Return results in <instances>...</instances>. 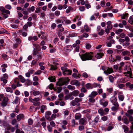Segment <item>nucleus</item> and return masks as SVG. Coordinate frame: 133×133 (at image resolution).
Wrapping results in <instances>:
<instances>
[{
    "label": "nucleus",
    "instance_id": "1",
    "mask_svg": "<svg viewBox=\"0 0 133 133\" xmlns=\"http://www.w3.org/2000/svg\"><path fill=\"white\" fill-rule=\"evenodd\" d=\"M94 55L92 52H87L80 55L81 59L83 61L91 60L93 57Z\"/></svg>",
    "mask_w": 133,
    "mask_h": 133
},
{
    "label": "nucleus",
    "instance_id": "2",
    "mask_svg": "<svg viewBox=\"0 0 133 133\" xmlns=\"http://www.w3.org/2000/svg\"><path fill=\"white\" fill-rule=\"evenodd\" d=\"M69 81L70 79L68 77L62 78L58 79V81L57 82V84L59 86H62L67 84Z\"/></svg>",
    "mask_w": 133,
    "mask_h": 133
},
{
    "label": "nucleus",
    "instance_id": "3",
    "mask_svg": "<svg viewBox=\"0 0 133 133\" xmlns=\"http://www.w3.org/2000/svg\"><path fill=\"white\" fill-rule=\"evenodd\" d=\"M0 10L2 12L1 14L0 13V15H3L4 19H5L8 17V14H10V12L9 10L5 9L3 7H1L0 8Z\"/></svg>",
    "mask_w": 133,
    "mask_h": 133
},
{
    "label": "nucleus",
    "instance_id": "4",
    "mask_svg": "<svg viewBox=\"0 0 133 133\" xmlns=\"http://www.w3.org/2000/svg\"><path fill=\"white\" fill-rule=\"evenodd\" d=\"M128 67L129 69V71H128L127 72H124L123 74L125 75V76L127 77H129L130 78H132L133 77L132 76V72L131 71V69L130 67V66H128L127 65H125L124 66V71L127 70Z\"/></svg>",
    "mask_w": 133,
    "mask_h": 133
},
{
    "label": "nucleus",
    "instance_id": "5",
    "mask_svg": "<svg viewBox=\"0 0 133 133\" xmlns=\"http://www.w3.org/2000/svg\"><path fill=\"white\" fill-rule=\"evenodd\" d=\"M42 52H38L37 50L34 51L33 55L36 58L37 61L39 59H41L42 58Z\"/></svg>",
    "mask_w": 133,
    "mask_h": 133
},
{
    "label": "nucleus",
    "instance_id": "6",
    "mask_svg": "<svg viewBox=\"0 0 133 133\" xmlns=\"http://www.w3.org/2000/svg\"><path fill=\"white\" fill-rule=\"evenodd\" d=\"M82 101V99L78 97L76 98L74 100L72 101L71 104L72 106H74L76 105L77 103L81 102Z\"/></svg>",
    "mask_w": 133,
    "mask_h": 133
},
{
    "label": "nucleus",
    "instance_id": "7",
    "mask_svg": "<svg viewBox=\"0 0 133 133\" xmlns=\"http://www.w3.org/2000/svg\"><path fill=\"white\" fill-rule=\"evenodd\" d=\"M113 72V70L112 68H109V67H108L106 70L104 71V72L106 75H108Z\"/></svg>",
    "mask_w": 133,
    "mask_h": 133
},
{
    "label": "nucleus",
    "instance_id": "8",
    "mask_svg": "<svg viewBox=\"0 0 133 133\" xmlns=\"http://www.w3.org/2000/svg\"><path fill=\"white\" fill-rule=\"evenodd\" d=\"M110 100L113 104H116V103L118 104L117 102V97L112 96L110 98Z\"/></svg>",
    "mask_w": 133,
    "mask_h": 133
},
{
    "label": "nucleus",
    "instance_id": "9",
    "mask_svg": "<svg viewBox=\"0 0 133 133\" xmlns=\"http://www.w3.org/2000/svg\"><path fill=\"white\" fill-rule=\"evenodd\" d=\"M79 124L85 125L87 123L86 119L85 118H81L79 121Z\"/></svg>",
    "mask_w": 133,
    "mask_h": 133
},
{
    "label": "nucleus",
    "instance_id": "10",
    "mask_svg": "<svg viewBox=\"0 0 133 133\" xmlns=\"http://www.w3.org/2000/svg\"><path fill=\"white\" fill-rule=\"evenodd\" d=\"M72 72L71 70L67 69L64 71H63V74L64 75H70Z\"/></svg>",
    "mask_w": 133,
    "mask_h": 133
},
{
    "label": "nucleus",
    "instance_id": "11",
    "mask_svg": "<svg viewBox=\"0 0 133 133\" xmlns=\"http://www.w3.org/2000/svg\"><path fill=\"white\" fill-rule=\"evenodd\" d=\"M113 104L114 106L112 107L111 109L112 111H117L119 108V105L118 104Z\"/></svg>",
    "mask_w": 133,
    "mask_h": 133
},
{
    "label": "nucleus",
    "instance_id": "12",
    "mask_svg": "<svg viewBox=\"0 0 133 133\" xmlns=\"http://www.w3.org/2000/svg\"><path fill=\"white\" fill-rule=\"evenodd\" d=\"M122 120L123 122L125 124H128L129 122V121L126 116H124L122 119Z\"/></svg>",
    "mask_w": 133,
    "mask_h": 133
},
{
    "label": "nucleus",
    "instance_id": "13",
    "mask_svg": "<svg viewBox=\"0 0 133 133\" xmlns=\"http://www.w3.org/2000/svg\"><path fill=\"white\" fill-rule=\"evenodd\" d=\"M19 33L21 34L22 35L23 37H26L28 35L27 33L25 32L23 29L19 30Z\"/></svg>",
    "mask_w": 133,
    "mask_h": 133
},
{
    "label": "nucleus",
    "instance_id": "14",
    "mask_svg": "<svg viewBox=\"0 0 133 133\" xmlns=\"http://www.w3.org/2000/svg\"><path fill=\"white\" fill-rule=\"evenodd\" d=\"M30 93L31 94H32L34 96L38 95L40 94V92L38 91H35L33 90L32 91H31Z\"/></svg>",
    "mask_w": 133,
    "mask_h": 133
},
{
    "label": "nucleus",
    "instance_id": "15",
    "mask_svg": "<svg viewBox=\"0 0 133 133\" xmlns=\"http://www.w3.org/2000/svg\"><path fill=\"white\" fill-rule=\"evenodd\" d=\"M39 97L35 98L34 99H32V98L31 96L29 97V101L32 103L34 101H39Z\"/></svg>",
    "mask_w": 133,
    "mask_h": 133
},
{
    "label": "nucleus",
    "instance_id": "16",
    "mask_svg": "<svg viewBox=\"0 0 133 133\" xmlns=\"http://www.w3.org/2000/svg\"><path fill=\"white\" fill-rule=\"evenodd\" d=\"M125 115L128 118L129 121L133 122V117L132 116L127 113H125Z\"/></svg>",
    "mask_w": 133,
    "mask_h": 133
},
{
    "label": "nucleus",
    "instance_id": "17",
    "mask_svg": "<svg viewBox=\"0 0 133 133\" xmlns=\"http://www.w3.org/2000/svg\"><path fill=\"white\" fill-rule=\"evenodd\" d=\"M122 54L123 56H125L126 55L129 56L130 55V53L129 51L125 50L122 52Z\"/></svg>",
    "mask_w": 133,
    "mask_h": 133
},
{
    "label": "nucleus",
    "instance_id": "18",
    "mask_svg": "<svg viewBox=\"0 0 133 133\" xmlns=\"http://www.w3.org/2000/svg\"><path fill=\"white\" fill-rule=\"evenodd\" d=\"M32 83V82L29 79L26 80L25 83V85L28 86L31 85Z\"/></svg>",
    "mask_w": 133,
    "mask_h": 133
},
{
    "label": "nucleus",
    "instance_id": "19",
    "mask_svg": "<svg viewBox=\"0 0 133 133\" xmlns=\"http://www.w3.org/2000/svg\"><path fill=\"white\" fill-rule=\"evenodd\" d=\"M104 55V54L103 53H97L95 57L98 59H99L102 57V56Z\"/></svg>",
    "mask_w": 133,
    "mask_h": 133
},
{
    "label": "nucleus",
    "instance_id": "20",
    "mask_svg": "<svg viewBox=\"0 0 133 133\" xmlns=\"http://www.w3.org/2000/svg\"><path fill=\"white\" fill-rule=\"evenodd\" d=\"M81 116L82 115L80 113H76L75 115V118L76 119L78 120L80 119Z\"/></svg>",
    "mask_w": 133,
    "mask_h": 133
},
{
    "label": "nucleus",
    "instance_id": "21",
    "mask_svg": "<svg viewBox=\"0 0 133 133\" xmlns=\"http://www.w3.org/2000/svg\"><path fill=\"white\" fill-rule=\"evenodd\" d=\"M85 86L88 89H93L92 84L88 83L85 85Z\"/></svg>",
    "mask_w": 133,
    "mask_h": 133
},
{
    "label": "nucleus",
    "instance_id": "22",
    "mask_svg": "<svg viewBox=\"0 0 133 133\" xmlns=\"http://www.w3.org/2000/svg\"><path fill=\"white\" fill-rule=\"evenodd\" d=\"M79 92V91L76 90L72 92V94H73V96L76 97L78 95Z\"/></svg>",
    "mask_w": 133,
    "mask_h": 133
},
{
    "label": "nucleus",
    "instance_id": "23",
    "mask_svg": "<svg viewBox=\"0 0 133 133\" xmlns=\"http://www.w3.org/2000/svg\"><path fill=\"white\" fill-rule=\"evenodd\" d=\"M98 94V93L96 91H92L91 94L89 96V97H94Z\"/></svg>",
    "mask_w": 133,
    "mask_h": 133
},
{
    "label": "nucleus",
    "instance_id": "24",
    "mask_svg": "<svg viewBox=\"0 0 133 133\" xmlns=\"http://www.w3.org/2000/svg\"><path fill=\"white\" fill-rule=\"evenodd\" d=\"M18 78L20 79V81L22 83H24L25 82L26 79L22 75H19L18 76Z\"/></svg>",
    "mask_w": 133,
    "mask_h": 133
},
{
    "label": "nucleus",
    "instance_id": "25",
    "mask_svg": "<svg viewBox=\"0 0 133 133\" xmlns=\"http://www.w3.org/2000/svg\"><path fill=\"white\" fill-rule=\"evenodd\" d=\"M92 86L93 88H95L97 87H98L99 88H101V85L100 84L94 83L92 84Z\"/></svg>",
    "mask_w": 133,
    "mask_h": 133
},
{
    "label": "nucleus",
    "instance_id": "26",
    "mask_svg": "<svg viewBox=\"0 0 133 133\" xmlns=\"http://www.w3.org/2000/svg\"><path fill=\"white\" fill-rule=\"evenodd\" d=\"M120 94H121V92H119L118 94V98L120 101H122L124 99V96Z\"/></svg>",
    "mask_w": 133,
    "mask_h": 133
},
{
    "label": "nucleus",
    "instance_id": "27",
    "mask_svg": "<svg viewBox=\"0 0 133 133\" xmlns=\"http://www.w3.org/2000/svg\"><path fill=\"white\" fill-rule=\"evenodd\" d=\"M24 115L23 114H20L19 115H18L17 116V119L18 121H20L22 118L24 117Z\"/></svg>",
    "mask_w": 133,
    "mask_h": 133
},
{
    "label": "nucleus",
    "instance_id": "28",
    "mask_svg": "<svg viewBox=\"0 0 133 133\" xmlns=\"http://www.w3.org/2000/svg\"><path fill=\"white\" fill-rule=\"evenodd\" d=\"M122 128L124 129V131L125 132L127 133L128 131V127L125 125H122Z\"/></svg>",
    "mask_w": 133,
    "mask_h": 133
},
{
    "label": "nucleus",
    "instance_id": "29",
    "mask_svg": "<svg viewBox=\"0 0 133 133\" xmlns=\"http://www.w3.org/2000/svg\"><path fill=\"white\" fill-rule=\"evenodd\" d=\"M48 79L51 82H55L56 81V79L55 76H51L48 77Z\"/></svg>",
    "mask_w": 133,
    "mask_h": 133
},
{
    "label": "nucleus",
    "instance_id": "30",
    "mask_svg": "<svg viewBox=\"0 0 133 133\" xmlns=\"http://www.w3.org/2000/svg\"><path fill=\"white\" fill-rule=\"evenodd\" d=\"M71 83L72 85H78L79 84V82L77 80H74L71 81Z\"/></svg>",
    "mask_w": 133,
    "mask_h": 133
},
{
    "label": "nucleus",
    "instance_id": "31",
    "mask_svg": "<svg viewBox=\"0 0 133 133\" xmlns=\"http://www.w3.org/2000/svg\"><path fill=\"white\" fill-rule=\"evenodd\" d=\"M98 112L101 116H103L105 115L103 110L102 109H99Z\"/></svg>",
    "mask_w": 133,
    "mask_h": 133
},
{
    "label": "nucleus",
    "instance_id": "32",
    "mask_svg": "<svg viewBox=\"0 0 133 133\" xmlns=\"http://www.w3.org/2000/svg\"><path fill=\"white\" fill-rule=\"evenodd\" d=\"M128 22L129 23L132 25H133V15L130 17Z\"/></svg>",
    "mask_w": 133,
    "mask_h": 133
},
{
    "label": "nucleus",
    "instance_id": "33",
    "mask_svg": "<svg viewBox=\"0 0 133 133\" xmlns=\"http://www.w3.org/2000/svg\"><path fill=\"white\" fill-rule=\"evenodd\" d=\"M123 31V30L122 29H119L116 30L115 31V33L116 34L118 35L120 34Z\"/></svg>",
    "mask_w": 133,
    "mask_h": 133
},
{
    "label": "nucleus",
    "instance_id": "34",
    "mask_svg": "<svg viewBox=\"0 0 133 133\" xmlns=\"http://www.w3.org/2000/svg\"><path fill=\"white\" fill-rule=\"evenodd\" d=\"M128 13H125V14L121 15V18L123 19H124L125 18H127L128 17Z\"/></svg>",
    "mask_w": 133,
    "mask_h": 133
},
{
    "label": "nucleus",
    "instance_id": "35",
    "mask_svg": "<svg viewBox=\"0 0 133 133\" xmlns=\"http://www.w3.org/2000/svg\"><path fill=\"white\" fill-rule=\"evenodd\" d=\"M46 106L44 105H43L41 107V111L42 113H43L44 112V110H46Z\"/></svg>",
    "mask_w": 133,
    "mask_h": 133
},
{
    "label": "nucleus",
    "instance_id": "36",
    "mask_svg": "<svg viewBox=\"0 0 133 133\" xmlns=\"http://www.w3.org/2000/svg\"><path fill=\"white\" fill-rule=\"evenodd\" d=\"M109 79L110 82L111 83H113L114 81V78L113 77L112 75L109 76Z\"/></svg>",
    "mask_w": 133,
    "mask_h": 133
},
{
    "label": "nucleus",
    "instance_id": "37",
    "mask_svg": "<svg viewBox=\"0 0 133 133\" xmlns=\"http://www.w3.org/2000/svg\"><path fill=\"white\" fill-rule=\"evenodd\" d=\"M47 129L49 132H52V128L50 125H48L47 126Z\"/></svg>",
    "mask_w": 133,
    "mask_h": 133
},
{
    "label": "nucleus",
    "instance_id": "38",
    "mask_svg": "<svg viewBox=\"0 0 133 133\" xmlns=\"http://www.w3.org/2000/svg\"><path fill=\"white\" fill-rule=\"evenodd\" d=\"M39 101H34L32 103H33V105L35 106H39L40 104V103L39 102Z\"/></svg>",
    "mask_w": 133,
    "mask_h": 133
},
{
    "label": "nucleus",
    "instance_id": "39",
    "mask_svg": "<svg viewBox=\"0 0 133 133\" xmlns=\"http://www.w3.org/2000/svg\"><path fill=\"white\" fill-rule=\"evenodd\" d=\"M71 123H72V126L73 127H75V125H78L77 123H75V121L74 119H72L71 121Z\"/></svg>",
    "mask_w": 133,
    "mask_h": 133
},
{
    "label": "nucleus",
    "instance_id": "40",
    "mask_svg": "<svg viewBox=\"0 0 133 133\" xmlns=\"http://www.w3.org/2000/svg\"><path fill=\"white\" fill-rule=\"evenodd\" d=\"M28 123L29 125H31L33 123V120L31 118H29L28 120Z\"/></svg>",
    "mask_w": 133,
    "mask_h": 133
},
{
    "label": "nucleus",
    "instance_id": "41",
    "mask_svg": "<svg viewBox=\"0 0 133 133\" xmlns=\"http://www.w3.org/2000/svg\"><path fill=\"white\" fill-rule=\"evenodd\" d=\"M121 59V57L119 55H117L116 56V59H114V61H116L117 60L119 61H120Z\"/></svg>",
    "mask_w": 133,
    "mask_h": 133
},
{
    "label": "nucleus",
    "instance_id": "42",
    "mask_svg": "<svg viewBox=\"0 0 133 133\" xmlns=\"http://www.w3.org/2000/svg\"><path fill=\"white\" fill-rule=\"evenodd\" d=\"M6 90L7 92H9L10 93H12L13 92L12 90L10 87H6Z\"/></svg>",
    "mask_w": 133,
    "mask_h": 133
},
{
    "label": "nucleus",
    "instance_id": "43",
    "mask_svg": "<svg viewBox=\"0 0 133 133\" xmlns=\"http://www.w3.org/2000/svg\"><path fill=\"white\" fill-rule=\"evenodd\" d=\"M84 28L85 31L87 32H88L89 31L90 29L87 25H85Z\"/></svg>",
    "mask_w": 133,
    "mask_h": 133
},
{
    "label": "nucleus",
    "instance_id": "44",
    "mask_svg": "<svg viewBox=\"0 0 133 133\" xmlns=\"http://www.w3.org/2000/svg\"><path fill=\"white\" fill-rule=\"evenodd\" d=\"M68 88L69 90H74L75 89V88L74 86H73L70 85H69L68 86Z\"/></svg>",
    "mask_w": 133,
    "mask_h": 133
},
{
    "label": "nucleus",
    "instance_id": "45",
    "mask_svg": "<svg viewBox=\"0 0 133 133\" xmlns=\"http://www.w3.org/2000/svg\"><path fill=\"white\" fill-rule=\"evenodd\" d=\"M51 66L50 68V70H55L57 69V68L55 66H54L52 65H50Z\"/></svg>",
    "mask_w": 133,
    "mask_h": 133
},
{
    "label": "nucleus",
    "instance_id": "46",
    "mask_svg": "<svg viewBox=\"0 0 133 133\" xmlns=\"http://www.w3.org/2000/svg\"><path fill=\"white\" fill-rule=\"evenodd\" d=\"M1 81H3V83L5 84L8 81L7 80V79L4 78H1Z\"/></svg>",
    "mask_w": 133,
    "mask_h": 133
},
{
    "label": "nucleus",
    "instance_id": "47",
    "mask_svg": "<svg viewBox=\"0 0 133 133\" xmlns=\"http://www.w3.org/2000/svg\"><path fill=\"white\" fill-rule=\"evenodd\" d=\"M90 97L89 101L90 102L94 103L95 102V100L93 98V97Z\"/></svg>",
    "mask_w": 133,
    "mask_h": 133
},
{
    "label": "nucleus",
    "instance_id": "48",
    "mask_svg": "<svg viewBox=\"0 0 133 133\" xmlns=\"http://www.w3.org/2000/svg\"><path fill=\"white\" fill-rule=\"evenodd\" d=\"M104 33V30L103 29H101L100 31L98 32V34L100 36H102L103 35Z\"/></svg>",
    "mask_w": 133,
    "mask_h": 133
},
{
    "label": "nucleus",
    "instance_id": "49",
    "mask_svg": "<svg viewBox=\"0 0 133 133\" xmlns=\"http://www.w3.org/2000/svg\"><path fill=\"white\" fill-rule=\"evenodd\" d=\"M105 3L104 0H103V1H101L100 4L101 6L104 7L105 6Z\"/></svg>",
    "mask_w": 133,
    "mask_h": 133
},
{
    "label": "nucleus",
    "instance_id": "50",
    "mask_svg": "<svg viewBox=\"0 0 133 133\" xmlns=\"http://www.w3.org/2000/svg\"><path fill=\"white\" fill-rule=\"evenodd\" d=\"M99 116L98 115L95 118L94 121V122L96 123H97L99 119Z\"/></svg>",
    "mask_w": 133,
    "mask_h": 133
},
{
    "label": "nucleus",
    "instance_id": "51",
    "mask_svg": "<svg viewBox=\"0 0 133 133\" xmlns=\"http://www.w3.org/2000/svg\"><path fill=\"white\" fill-rule=\"evenodd\" d=\"M72 76L74 78L75 77H79L80 76V75L79 74H78V75H77V74L75 73H73L72 75Z\"/></svg>",
    "mask_w": 133,
    "mask_h": 133
},
{
    "label": "nucleus",
    "instance_id": "52",
    "mask_svg": "<svg viewBox=\"0 0 133 133\" xmlns=\"http://www.w3.org/2000/svg\"><path fill=\"white\" fill-rule=\"evenodd\" d=\"M112 6L106 8L104 9V11L105 12H107V11H110L112 9Z\"/></svg>",
    "mask_w": 133,
    "mask_h": 133
},
{
    "label": "nucleus",
    "instance_id": "53",
    "mask_svg": "<svg viewBox=\"0 0 133 133\" xmlns=\"http://www.w3.org/2000/svg\"><path fill=\"white\" fill-rule=\"evenodd\" d=\"M81 91L84 93H85L87 92V90L84 87H82L81 90Z\"/></svg>",
    "mask_w": 133,
    "mask_h": 133
},
{
    "label": "nucleus",
    "instance_id": "54",
    "mask_svg": "<svg viewBox=\"0 0 133 133\" xmlns=\"http://www.w3.org/2000/svg\"><path fill=\"white\" fill-rule=\"evenodd\" d=\"M9 100L8 98L7 97H4L3 101L4 102H5L6 103H8Z\"/></svg>",
    "mask_w": 133,
    "mask_h": 133
},
{
    "label": "nucleus",
    "instance_id": "55",
    "mask_svg": "<svg viewBox=\"0 0 133 133\" xmlns=\"http://www.w3.org/2000/svg\"><path fill=\"white\" fill-rule=\"evenodd\" d=\"M28 28V26L26 24H25L23 26V29L26 32L28 31L27 29Z\"/></svg>",
    "mask_w": 133,
    "mask_h": 133
},
{
    "label": "nucleus",
    "instance_id": "56",
    "mask_svg": "<svg viewBox=\"0 0 133 133\" xmlns=\"http://www.w3.org/2000/svg\"><path fill=\"white\" fill-rule=\"evenodd\" d=\"M43 127L44 128H45L46 127V123L45 122H43L41 123Z\"/></svg>",
    "mask_w": 133,
    "mask_h": 133
},
{
    "label": "nucleus",
    "instance_id": "57",
    "mask_svg": "<svg viewBox=\"0 0 133 133\" xmlns=\"http://www.w3.org/2000/svg\"><path fill=\"white\" fill-rule=\"evenodd\" d=\"M42 72V71L39 70L37 71L34 73L35 75H40Z\"/></svg>",
    "mask_w": 133,
    "mask_h": 133
},
{
    "label": "nucleus",
    "instance_id": "58",
    "mask_svg": "<svg viewBox=\"0 0 133 133\" xmlns=\"http://www.w3.org/2000/svg\"><path fill=\"white\" fill-rule=\"evenodd\" d=\"M19 98L18 97H16V99L14 101V102L15 104H17L18 103L19 101Z\"/></svg>",
    "mask_w": 133,
    "mask_h": 133
},
{
    "label": "nucleus",
    "instance_id": "59",
    "mask_svg": "<svg viewBox=\"0 0 133 133\" xmlns=\"http://www.w3.org/2000/svg\"><path fill=\"white\" fill-rule=\"evenodd\" d=\"M7 103L3 101L1 104V105L3 107H4L7 105Z\"/></svg>",
    "mask_w": 133,
    "mask_h": 133
},
{
    "label": "nucleus",
    "instance_id": "60",
    "mask_svg": "<svg viewBox=\"0 0 133 133\" xmlns=\"http://www.w3.org/2000/svg\"><path fill=\"white\" fill-rule=\"evenodd\" d=\"M26 24L27 25L28 27H30L32 25V23L31 22H28L26 23Z\"/></svg>",
    "mask_w": 133,
    "mask_h": 133
},
{
    "label": "nucleus",
    "instance_id": "61",
    "mask_svg": "<svg viewBox=\"0 0 133 133\" xmlns=\"http://www.w3.org/2000/svg\"><path fill=\"white\" fill-rule=\"evenodd\" d=\"M70 112L67 110H66L64 112V116H68L69 113Z\"/></svg>",
    "mask_w": 133,
    "mask_h": 133
},
{
    "label": "nucleus",
    "instance_id": "62",
    "mask_svg": "<svg viewBox=\"0 0 133 133\" xmlns=\"http://www.w3.org/2000/svg\"><path fill=\"white\" fill-rule=\"evenodd\" d=\"M129 115H131L133 114V110L132 109H130L128 110L127 111V113Z\"/></svg>",
    "mask_w": 133,
    "mask_h": 133
},
{
    "label": "nucleus",
    "instance_id": "63",
    "mask_svg": "<svg viewBox=\"0 0 133 133\" xmlns=\"http://www.w3.org/2000/svg\"><path fill=\"white\" fill-rule=\"evenodd\" d=\"M84 129V127L83 125L79 126V130L82 131Z\"/></svg>",
    "mask_w": 133,
    "mask_h": 133
},
{
    "label": "nucleus",
    "instance_id": "64",
    "mask_svg": "<svg viewBox=\"0 0 133 133\" xmlns=\"http://www.w3.org/2000/svg\"><path fill=\"white\" fill-rule=\"evenodd\" d=\"M72 9V8L69 7L66 10V13H68L70 12V10Z\"/></svg>",
    "mask_w": 133,
    "mask_h": 133
}]
</instances>
